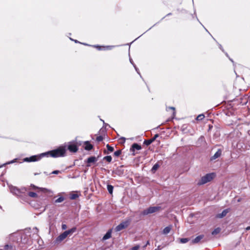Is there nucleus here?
<instances>
[{"label": "nucleus", "mask_w": 250, "mask_h": 250, "mask_svg": "<svg viewBox=\"0 0 250 250\" xmlns=\"http://www.w3.org/2000/svg\"><path fill=\"white\" fill-rule=\"evenodd\" d=\"M161 209L160 206L150 207L148 208L144 209L142 212L141 214L143 215H147L149 214L156 212Z\"/></svg>", "instance_id": "obj_5"}, {"label": "nucleus", "mask_w": 250, "mask_h": 250, "mask_svg": "<svg viewBox=\"0 0 250 250\" xmlns=\"http://www.w3.org/2000/svg\"><path fill=\"white\" fill-rule=\"evenodd\" d=\"M76 230H77L76 227H73L71 229H69L67 230H65V232L68 236V235H71V234H73V233L75 232L76 231Z\"/></svg>", "instance_id": "obj_17"}, {"label": "nucleus", "mask_w": 250, "mask_h": 250, "mask_svg": "<svg viewBox=\"0 0 250 250\" xmlns=\"http://www.w3.org/2000/svg\"><path fill=\"white\" fill-rule=\"evenodd\" d=\"M70 39L71 40H72V41H74V42H76V43H78V42H79V41H78L77 40H73V39H71V38H70Z\"/></svg>", "instance_id": "obj_45"}, {"label": "nucleus", "mask_w": 250, "mask_h": 250, "mask_svg": "<svg viewBox=\"0 0 250 250\" xmlns=\"http://www.w3.org/2000/svg\"><path fill=\"white\" fill-rule=\"evenodd\" d=\"M169 108L174 110H175V108L174 107H170Z\"/></svg>", "instance_id": "obj_51"}, {"label": "nucleus", "mask_w": 250, "mask_h": 250, "mask_svg": "<svg viewBox=\"0 0 250 250\" xmlns=\"http://www.w3.org/2000/svg\"><path fill=\"white\" fill-rule=\"evenodd\" d=\"M149 141L150 144H151L152 142H154V141L152 140V138L151 139H149Z\"/></svg>", "instance_id": "obj_47"}, {"label": "nucleus", "mask_w": 250, "mask_h": 250, "mask_svg": "<svg viewBox=\"0 0 250 250\" xmlns=\"http://www.w3.org/2000/svg\"><path fill=\"white\" fill-rule=\"evenodd\" d=\"M149 245V241H147L146 244L144 246H143V248L144 249H145L146 248V247L147 246V245Z\"/></svg>", "instance_id": "obj_40"}, {"label": "nucleus", "mask_w": 250, "mask_h": 250, "mask_svg": "<svg viewBox=\"0 0 250 250\" xmlns=\"http://www.w3.org/2000/svg\"><path fill=\"white\" fill-rule=\"evenodd\" d=\"M101 121H102L103 122V123H104V125H105V127H106V126H109V125H108V124H105V123L104 122V121L102 120V119H101Z\"/></svg>", "instance_id": "obj_44"}, {"label": "nucleus", "mask_w": 250, "mask_h": 250, "mask_svg": "<svg viewBox=\"0 0 250 250\" xmlns=\"http://www.w3.org/2000/svg\"><path fill=\"white\" fill-rule=\"evenodd\" d=\"M221 231V229L220 228H217L215 229L211 232V234L213 235H215L216 234H218Z\"/></svg>", "instance_id": "obj_23"}, {"label": "nucleus", "mask_w": 250, "mask_h": 250, "mask_svg": "<svg viewBox=\"0 0 250 250\" xmlns=\"http://www.w3.org/2000/svg\"><path fill=\"white\" fill-rule=\"evenodd\" d=\"M158 137H159V134H156L154 136V137L152 139L154 141Z\"/></svg>", "instance_id": "obj_38"}, {"label": "nucleus", "mask_w": 250, "mask_h": 250, "mask_svg": "<svg viewBox=\"0 0 250 250\" xmlns=\"http://www.w3.org/2000/svg\"><path fill=\"white\" fill-rule=\"evenodd\" d=\"M111 233H112L111 229L108 230L106 232V233L104 234V237H103V240H107V239L110 238L111 236Z\"/></svg>", "instance_id": "obj_16"}, {"label": "nucleus", "mask_w": 250, "mask_h": 250, "mask_svg": "<svg viewBox=\"0 0 250 250\" xmlns=\"http://www.w3.org/2000/svg\"><path fill=\"white\" fill-rule=\"evenodd\" d=\"M219 48L222 51L224 52V49L223 48V47L221 45V44H219Z\"/></svg>", "instance_id": "obj_42"}, {"label": "nucleus", "mask_w": 250, "mask_h": 250, "mask_svg": "<svg viewBox=\"0 0 250 250\" xmlns=\"http://www.w3.org/2000/svg\"><path fill=\"white\" fill-rule=\"evenodd\" d=\"M68 235L66 234L65 231L60 234L56 239L57 243H60L65 239Z\"/></svg>", "instance_id": "obj_9"}, {"label": "nucleus", "mask_w": 250, "mask_h": 250, "mask_svg": "<svg viewBox=\"0 0 250 250\" xmlns=\"http://www.w3.org/2000/svg\"><path fill=\"white\" fill-rule=\"evenodd\" d=\"M215 176L214 173H208L205 176L201 177L200 180L197 183L198 186L204 185L210 181H211Z\"/></svg>", "instance_id": "obj_3"}, {"label": "nucleus", "mask_w": 250, "mask_h": 250, "mask_svg": "<svg viewBox=\"0 0 250 250\" xmlns=\"http://www.w3.org/2000/svg\"><path fill=\"white\" fill-rule=\"evenodd\" d=\"M103 137L102 136H99L96 138V141L98 142L103 141Z\"/></svg>", "instance_id": "obj_33"}, {"label": "nucleus", "mask_w": 250, "mask_h": 250, "mask_svg": "<svg viewBox=\"0 0 250 250\" xmlns=\"http://www.w3.org/2000/svg\"><path fill=\"white\" fill-rule=\"evenodd\" d=\"M101 121H102L103 122V123H104V125H105V127H106V126H109V125H108V124H105V123L104 122V121L102 120V119H101Z\"/></svg>", "instance_id": "obj_43"}, {"label": "nucleus", "mask_w": 250, "mask_h": 250, "mask_svg": "<svg viewBox=\"0 0 250 250\" xmlns=\"http://www.w3.org/2000/svg\"><path fill=\"white\" fill-rule=\"evenodd\" d=\"M171 229V228L170 226L166 227L163 230V233L164 234H168L170 232Z\"/></svg>", "instance_id": "obj_18"}, {"label": "nucleus", "mask_w": 250, "mask_h": 250, "mask_svg": "<svg viewBox=\"0 0 250 250\" xmlns=\"http://www.w3.org/2000/svg\"><path fill=\"white\" fill-rule=\"evenodd\" d=\"M8 245H6L5 246V249H6L7 248H8Z\"/></svg>", "instance_id": "obj_52"}, {"label": "nucleus", "mask_w": 250, "mask_h": 250, "mask_svg": "<svg viewBox=\"0 0 250 250\" xmlns=\"http://www.w3.org/2000/svg\"><path fill=\"white\" fill-rule=\"evenodd\" d=\"M84 45H88V44H86V43H83Z\"/></svg>", "instance_id": "obj_57"}, {"label": "nucleus", "mask_w": 250, "mask_h": 250, "mask_svg": "<svg viewBox=\"0 0 250 250\" xmlns=\"http://www.w3.org/2000/svg\"><path fill=\"white\" fill-rule=\"evenodd\" d=\"M103 160H105L107 162L110 163L112 161V157L110 155L106 156L104 157Z\"/></svg>", "instance_id": "obj_24"}, {"label": "nucleus", "mask_w": 250, "mask_h": 250, "mask_svg": "<svg viewBox=\"0 0 250 250\" xmlns=\"http://www.w3.org/2000/svg\"><path fill=\"white\" fill-rule=\"evenodd\" d=\"M68 149L71 152H76L78 150V148L76 145L71 144L68 146Z\"/></svg>", "instance_id": "obj_11"}, {"label": "nucleus", "mask_w": 250, "mask_h": 250, "mask_svg": "<svg viewBox=\"0 0 250 250\" xmlns=\"http://www.w3.org/2000/svg\"><path fill=\"white\" fill-rule=\"evenodd\" d=\"M18 235L20 237L21 243L19 244L20 246L24 250H25L28 248V247L31 246L32 244V241L30 238H28L26 235L23 234L22 235H18L16 233H14L11 235L10 238L12 239V237L17 236Z\"/></svg>", "instance_id": "obj_2"}, {"label": "nucleus", "mask_w": 250, "mask_h": 250, "mask_svg": "<svg viewBox=\"0 0 250 250\" xmlns=\"http://www.w3.org/2000/svg\"><path fill=\"white\" fill-rule=\"evenodd\" d=\"M121 152H122V151L121 150H118L116 151L115 152H114V156H115L116 157H118L121 155Z\"/></svg>", "instance_id": "obj_30"}, {"label": "nucleus", "mask_w": 250, "mask_h": 250, "mask_svg": "<svg viewBox=\"0 0 250 250\" xmlns=\"http://www.w3.org/2000/svg\"><path fill=\"white\" fill-rule=\"evenodd\" d=\"M59 173H60V171L59 170H54L53 171H52L51 172V174H59Z\"/></svg>", "instance_id": "obj_37"}, {"label": "nucleus", "mask_w": 250, "mask_h": 250, "mask_svg": "<svg viewBox=\"0 0 250 250\" xmlns=\"http://www.w3.org/2000/svg\"><path fill=\"white\" fill-rule=\"evenodd\" d=\"M246 229H247V230H250V226L246 228Z\"/></svg>", "instance_id": "obj_50"}, {"label": "nucleus", "mask_w": 250, "mask_h": 250, "mask_svg": "<svg viewBox=\"0 0 250 250\" xmlns=\"http://www.w3.org/2000/svg\"><path fill=\"white\" fill-rule=\"evenodd\" d=\"M31 186L33 187L34 188H37L35 185H31Z\"/></svg>", "instance_id": "obj_49"}, {"label": "nucleus", "mask_w": 250, "mask_h": 250, "mask_svg": "<svg viewBox=\"0 0 250 250\" xmlns=\"http://www.w3.org/2000/svg\"><path fill=\"white\" fill-rule=\"evenodd\" d=\"M94 46L95 47L98 48L99 50H101V48H106L107 49H110L113 47V46H107L106 47H104V46H99V45H97V46L95 45Z\"/></svg>", "instance_id": "obj_26"}, {"label": "nucleus", "mask_w": 250, "mask_h": 250, "mask_svg": "<svg viewBox=\"0 0 250 250\" xmlns=\"http://www.w3.org/2000/svg\"><path fill=\"white\" fill-rule=\"evenodd\" d=\"M222 149H218L216 152L210 158V161L215 160L221 156L222 153Z\"/></svg>", "instance_id": "obj_10"}, {"label": "nucleus", "mask_w": 250, "mask_h": 250, "mask_svg": "<svg viewBox=\"0 0 250 250\" xmlns=\"http://www.w3.org/2000/svg\"><path fill=\"white\" fill-rule=\"evenodd\" d=\"M65 152L66 149L65 147L60 146L54 150L42 153L39 155H33L29 157H26L23 159V162H36L39 161L43 157H48L49 156L54 158L63 157L65 155Z\"/></svg>", "instance_id": "obj_1"}, {"label": "nucleus", "mask_w": 250, "mask_h": 250, "mask_svg": "<svg viewBox=\"0 0 250 250\" xmlns=\"http://www.w3.org/2000/svg\"><path fill=\"white\" fill-rule=\"evenodd\" d=\"M144 144L148 146L150 145L151 144H150L149 140H145L144 142Z\"/></svg>", "instance_id": "obj_34"}, {"label": "nucleus", "mask_w": 250, "mask_h": 250, "mask_svg": "<svg viewBox=\"0 0 250 250\" xmlns=\"http://www.w3.org/2000/svg\"><path fill=\"white\" fill-rule=\"evenodd\" d=\"M34 230H35V233H38V231H39V230L38 229H37V228L35 227V228H34L33 229Z\"/></svg>", "instance_id": "obj_41"}, {"label": "nucleus", "mask_w": 250, "mask_h": 250, "mask_svg": "<svg viewBox=\"0 0 250 250\" xmlns=\"http://www.w3.org/2000/svg\"><path fill=\"white\" fill-rule=\"evenodd\" d=\"M205 118V116L204 114H200L196 117V120L197 121H201Z\"/></svg>", "instance_id": "obj_28"}, {"label": "nucleus", "mask_w": 250, "mask_h": 250, "mask_svg": "<svg viewBox=\"0 0 250 250\" xmlns=\"http://www.w3.org/2000/svg\"><path fill=\"white\" fill-rule=\"evenodd\" d=\"M204 236V235H200L197 236L195 238L193 239L191 241L192 244H197L203 238Z\"/></svg>", "instance_id": "obj_13"}, {"label": "nucleus", "mask_w": 250, "mask_h": 250, "mask_svg": "<svg viewBox=\"0 0 250 250\" xmlns=\"http://www.w3.org/2000/svg\"><path fill=\"white\" fill-rule=\"evenodd\" d=\"M10 190L14 194H15L19 197L22 198L24 197V195H25L24 191H26V189L25 188H23L20 189L15 187H13L11 188Z\"/></svg>", "instance_id": "obj_4"}, {"label": "nucleus", "mask_w": 250, "mask_h": 250, "mask_svg": "<svg viewBox=\"0 0 250 250\" xmlns=\"http://www.w3.org/2000/svg\"><path fill=\"white\" fill-rule=\"evenodd\" d=\"M141 148L142 147L140 145H138L137 143H134L131 146V149L132 150V151H134L135 150H139L141 149Z\"/></svg>", "instance_id": "obj_15"}, {"label": "nucleus", "mask_w": 250, "mask_h": 250, "mask_svg": "<svg viewBox=\"0 0 250 250\" xmlns=\"http://www.w3.org/2000/svg\"><path fill=\"white\" fill-rule=\"evenodd\" d=\"M134 67L136 71L137 72V73L140 75V73L139 72V69H138V68L136 67V66L135 64H134Z\"/></svg>", "instance_id": "obj_39"}, {"label": "nucleus", "mask_w": 250, "mask_h": 250, "mask_svg": "<svg viewBox=\"0 0 250 250\" xmlns=\"http://www.w3.org/2000/svg\"><path fill=\"white\" fill-rule=\"evenodd\" d=\"M225 54H226V55L228 57H229V55H228V53H225Z\"/></svg>", "instance_id": "obj_54"}, {"label": "nucleus", "mask_w": 250, "mask_h": 250, "mask_svg": "<svg viewBox=\"0 0 250 250\" xmlns=\"http://www.w3.org/2000/svg\"><path fill=\"white\" fill-rule=\"evenodd\" d=\"M203 138V136H201L200 139Z\"/></svg>", "instance_id": "obj_58"}, {"label": "nucleus", "mask_w": 250, "mask_h": 250, "mask_svg": "<svg viewBox=\"0 0 250 250\" xmlns=\"http://www.w3.org/2000/svg\"><path fill=\"white\" fill-rule=\"evenodd\" d=\"M42 191L43 193H52V192L50 190H48L46 188H41Z\"/></svg>", "instance_id": "obj_27"}, {"label": "nucleus", "mask_w": 250, "mask_h": 250, "mask_svg": "<svg viewBox=\"0 0 250 250\" xmlns=\"http://www.w3.org/2000/svg\"><path fill=\"white\" fill-rule=\"evenodd\" d=\"M129 60H130V62L134 65V64H135L133 62L132 60L131 59H130Z\"/></svg>", "instance_id": "obj_48"}, {"label": "nucleus", "mask_w": 250, "mask_h": 250, "mask_svg": "<svg viewBox=\"0 0 250 250\" xmlns=\"http://www.w3.org/2000/svg\"><path fill=\"white\" fill-rule=\"evenodd\" d=\"M159 167H160V165L158 163L154 164L151 169L152 172L154 173L158 169V168Z\"/></svg>", "instance_id": "obj_21"}, {"label": "nucleus", "mask_w": 250, "mask_h": 250, "mask_svg": "<svg viewBox=\"0 0 250 250\" xmlns=\"http://www.w3.org/2000/svg\"><path fill=\"white\" fill-rule=\"evenodd\" d=\"M44 173L46 174V175H48V174L46 172H44Z\"/></svg>", "instance_id": "obj_53"}, {"label": "nucleus", "mask_w": 250, "mask_h": 250, "mask_svg": "<svg viewBox=\"0 0 250 250\" xmlns=\"http://www.w3.org/2000/svg\"><path fill=\"white\" fill-rule=\"evenodd\" d=\"M27 195L33 198H35L37 196V193L34 192H29L27 193H25V195L24 196H27Z\"/></svg>", "instance_id": "obj_20"}, {"label": "nucleus", "mask_w": 250, "mask_h": 250, "mask_svg": "<svg viewBox=\"0 0 250 250\" xmlns=\"http://www.w3.org/2000/svg\"><path fill=\"white\" fill-rule=\"evenodd\" d=\"M17 160H18V159L16 158L12 161L7 162L5 164V165L13 164L14 163L17 162Z\"/></svg>", "instance_id": "obj_32"}, {"label": "nucleus", "mask_w": 250, "mask_h": 250, "mask_svg": "<svg viewBox=\"0 0 250 250\" xmlns=\"http://www.w3.org/2000/svg\"><path fill=\"white\" fill-rule=\"evenodd\" d=\"M130 221L127 220L124 222H122L119 224L115 228L116 231H119L121 230L127 228L129 225Z\"/></svg>", "instance_id": "obj_6"}, {"label": "nucleus", "mask_w": 250, "mask_h": 250, "mask_svg": "<svg viewBox=\"0 0 250 250\" xmlns=\"http://www.w3.org/2000/svg\"><path fill=\"white\" fill-rule=\"evenodd\" d=\"M189 241V239L188 238H184L180 239V242L182 243H186Z\"/></svg>", "instance_id": "obj_31"}, {"label": "nucleus", "mask_w": 250, "mask_h": 250, "mask_svg": "<svg viewBox=\"0 0 250 250\" xmlns=\"http://www.w3.org/2000/svg\"><path fill=\"white\" fill-rule=\"evenodd\" d=\"M229 60H230L232 62H233V61H232V59H231L230 58H229Z\"/></svg>", "instance_id": "obj_55"}, {"label": "nucleus", "mask_w": 250, "mask_h": 250, "mask_svg": "<svg viewBox=\"0 0 250 250\" xmlns=\"http://www.w3.org/2000/svg\"><path fill=\"white\" fill-rule=\"evenodd\" d=\"M171 13H169V14H168L167 15V16L170 15H171Z\"/></svg>", "instance_id": "obj_56"}, {"label": "nucleus", "mask_w": 250, "mask_h": 250, "mask_svg": "<svg viewBox=\"0 0 250 250\" xmlns=\"http://www.w3.org/2000/svg\"><path fill=\"white\" fill-rule=\"evenodd\" d=\"M106 147L107 149V150L109 151L110 152H113L114 151V148L112 146H111L108 144L106 145Z\"/></svg>", "instance_id": "obj_29"}, {"label": "nucleus", "mask_w": 250, "mask_h": 250, "mask_svg": "<svg viewBox=\"0 0 250 250\" xmlns=\"http://www.w3.org/2000/svg\"><path fill=\"white\" fill-rule=\"evenodd\" d=\"M79 197V195L76 193H72L70 194V199L75 200Z\"/></svg>", "instance_id": "obj_19"}, {"label": "nucleus", "mask_w": 250, "mask_h": 250, "mask_svg": "<svg viewBox=\"0 0 250 250\" xmlns=\"http://www.w3.org/2000/svg\"><path fill=\"white\" fill-rule=\"evenodd\" d=\"M113 173L119 176H122L125 173L124 166H121L117 167L116 169L113 171Z\"/></svg>", "instance_id": "obj_7"}, {"label": "nucleus", "mask_w": 250, "mask_h": 250, "mask_svg": "<svg viewBox=\"0 0 250 250\" xmlns=\"http://www.w3.org/2000/svg\"><path fill=\"white\" fill-rule=\"evenodd\" d=\"M113 188H114V187L113 186H112L111 185H107V189L108 192L110 194H112L113 191Z\"/></svg>", "instance_id": "obj_22"}, {"label": "nucleus", "mask_w": 250, "mask_h": 250, "mask_svg": "<svg viewBox=\"0 0 250 250\" xmlns=\"http://www.w3.org/2000/svg\"><path fill=\"white\" fill-rule=\"evenodd\" d=\"M140 248V246L139 245H136V246H135L134 247H133L131 250H138Z\"/></svg>", "instance_id": "obj_35"}, {"label": "nucleus", "mask_w": 250, "mask_h": 250, "mask_svg": "<svg viewBox=\"0 0 250 250\" xmlns=\"http://www.w3.org/2000/svg\"><path fill=\"white\" fill-rule=\"evenodd\" d=\"M83 144L84 149L86 150L89 151L93 148V146L88 141L84 142Z\"/></svg>", "instance_id": "obj_12"}, {"label": "nucleus", "mask_w": 250, "mask_h": 250, "mask_svg": "<svg viewBox=\"0 0 250 250\" xmlns=\"http://www.w3.org/2000/svg\"><path fill=\"white\" fill-rule=\"evenodd\" d=\"M98 161V158L95 156H91L86 160V166L89 167L91 166V163H95Z\"/></svg>", "instance_id": "obj_8"}, {"label": "nucleus", "mask_w": 250, "mask_h": 250, "mask_svg": "<svg viewBox=\"0 0 250 250\" xmlns=\"http://www.w3.org/2000/svg\"><path fill=\"white\" fill-rule=\"evenodd\" d=\"M121 139V140H122L123 141V142H124H124H125V138H124V137H122V138H121V139Z\"/></svg>", "instance_id": "obj_46"}, {"label": "nucleus", "mask_w": 250, "mask_h": 250, "mask_svg": "<svg viewBox=\"0 0 250 250\" xmlns=\"http://www.w3.org/2000/svg\"><path fill=\"white\" fill-rule=\"evenodd\" d=\"M64 198L63 197H62V196L60 197L59 198H58L57 199H56L55 201V203H61V202H63L64 201Z\"/></svg>", "instance_id": "obj_25"}, {"label": "nucleus", "mask_w": 250, "mask_h": 250, "mask_svg": "<svg viewBox=\"0 0 250 250\" xmlns=\"http://www.w3.org/2000/svg\"><path fill=\"white\" fill-rule=\"evenodd\" d=\"M67 225L65 224H62V230H65L67 229Z\"/></svg>", "instance_id": "obj_36"}, {"label": "nucleus", "mask_w": 250, "mask_h": 250, "mask_svg": "<svg viewBox=\"0 0 250 250\" xmlns=\"http://www.w3.org/2000/svg\"><path fill=\"white\" fill-rule=\"evenodd\" d=\"M228 209H224L221 213L217 214L216 217L219 218H222L225 217L228 213Z\"/></svg>", "instance_id": "obj_14"}]
</instances>
